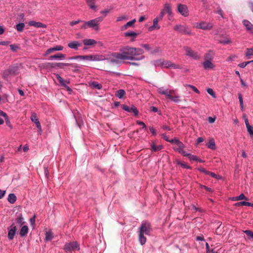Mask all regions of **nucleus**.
Wrapping results in <instances>:
<instances>
[{
	"instance_id": "nucleus-1",
	"label": "nucleus",
	"mask_w": 253,
	"mask_h": 253,
	"mask_svg": "<svg viewBox=\"0 0 253 253\" xmlns=\"http://www.w3.org/2000/svg\"><path fill=\"white\" fill-rule=\"evenodd\" d=\"M120 52L123 60H140L144 58L142 55L144 51L139 48L131 47L128 45L124 46L120 48Z\"/></svg>"
},
{
	"instance_id": "nucleus-2",
	"label": "nucleus",
	"mask_w": 253,
	"mask_h": 253,
	"mask_svg": "<svg viewBox=\"0 0 253 253\" xmlns=\"http://www.w3.org/2000/svg\"><path fill=\"white\" fill-rule=\"evenodd\" d=\"M151 227L150 223L143 222L139 228V241L141 245H143L146 242V235H150Z\"/></svg>"
},
{
	"instance_id": "nucleus-3",
	"label": "nucleus",
	"mask_w": 253,
	"mask_h": 253,
	"mask_svg": "<svg viewBox=\"0 0 253 253\" xmlns=\"http://www.w3.org/2000/svg\"><path fill=\"white\" fill-rule=\"evenodd\" d=\"M109 62L113 64H119L123 60L120 52H113L106 58Z\"/></svg>"
},
{
	"instance_id": "nucleus-4",
	"label": "nucleus",
	"mask_w": 253,
	"mask_h": 253,
	"mask_svg": "<svg viewBox=\"0 0 253 253\" xmlns=\"http://www.w3.org/2000/svg\"><path fill=\"white\" fill-rule=\"evenodd\" d=\"M173 29L177 32L184 35H191L192 34L190 28L186 24H177L174 26Z\"/></svg>"
},
{
	"instance_id": "nucleus-5",
	"label": "nucleus",
	"mask_w": 253,
	"mask_h": 253,
	"mask_svg": "<svg viewBox=\"0 0 253 253\" xmlns=\"http://www.w3.org/2000/svg\"><path fill=\"white\" fill-rule=\"evenodd\" d=\"M184 49L185 51L186 55L194 60H198L201 57L200 54L198 52L192 50L190 47L184 46Z\"/></svg>"
},
{
	"instance_id": "nucleus-6",
	"label": "nucleus",
	"mask_w": 253,
	"mask_h": 253,
	"mask_svg": "<svg viewBox=\"0 0 253 253\" xmlns=\"http://www.w3.org/2000/svg\"><path fill=\"white\" fill-rule=\"evenodd\" d=\"M25 223V221L22 213H17L15 219L13 220L12 224L17 226L18 229L19 227L23 226Z\"/></svg>"
},
{
	"instance_id": "nucleus-7",
	"label": "nucleus",
	"mask_w": 253,
	"mask_h": 253,
	"mask_svg": "<svg viewBox=\"0 0 253 253\" xmlns=\"http://www.w3.org/2000/svg\"><path fill=\"white\" fill-rule=\"evenodd\" d=\"M103 20V17H99L87 21V24L88 26V28H91L94 29L95 30H98L99 28L98 26L100 23Z\"/></svg>"
},
{
	"instance_id": "nucleus-8",
	"label": "nucleus",
	"mask_w": 253,
	"mask_h": 253,
	"mask_svg": "<svg viewBox=\"0 0 253 253\" xmlns=\"http://www.w3.org/2000/svg\"><path fill=\"white\" fill-rule=\"evenodd\" d=\"M196 27L199 29L203 30H210L213 27V24L211 22H207L206 21H201L197 23Z\"/></svg>"
},
{
	"instance_id": "nucleus-9",
	"label": "nucleus",
	"mask_w": 253,
	"mask_h": 253,
	"mask_svg": "<svg viewBox=\"0 0 253 253\" xmlns=\"http://www.w3.org/2000/svg\"><path fill=\"white\" fill-rule=\"evenodd\" d=\"M83 60L87 61H99L103 60V56L97 54L83 55Z\"/></svg>"
},
{
	"instance_id": "nucleus-10",
	"label": "nucleus",
	"mask_w": 253,
	"mask_h": 253,
	"mask_svg": "<svg viewBox=\"0 0 253 253\" xmlns=\"http://www.w3.org/2000/svg\"><path fill=\"white\" fill-rule=\"evenodd\" d=\"M170 61L164 59H158L154 61V65L156 67H162L166 68H169Z\"/></svg>"
},
{
	"instance_id": "nucleus-11",
	"label": "nucleus",
	"mask_w": 253,
	"mask_h": 253,
	"mask_svg": "<svg viewBox=\"0 0 253 253\" xmlns=\"http://www.w3.org/2000/svg\"><path fill=\"white\" fill-rule=\"evenodd\" d=\"M177 11L184 17H187L189 15L188 7L185 4H178L177 5Z\"/></svg>"
},
{
	"instance_id": "nucleus-12",
	"label": "nucleus",
	"mask_w": 253,
	"mask_h": 253,
	"mask_svg": "<svg viewBox=\"0 0 253 253\" xmlns=\"http://www.w3.org/2000/svg\"><path fill=\"white\" fill-rule=\"evenodd\" d=\"M17 229V226H15L14 224H11L10 227L8 228L7 237L9 240H11L14 239Z\"/></svg>"
},
{
	"instance_id": "nucleus-13",
	"label": "nucleus",
	"mask_w": 253,
	"mask_h": 253,
	"mask_svg": "<svg viewBox=\"0 0 253 253\" xmlns=\"http://www.w3.org/2000/svg\"><path fill=\"white\" fill-rule=\"evenodd\" d=\"M77 249L79 250V246L76 242H70L65 244L64 249L66 252H71L74 249Z\"/></svg>"
},
{
	"instance_id": "nucleus-14",
	"label": "nucleus",
	"mask_w": 253,
	"mask_h": 253,
	"mask_svg": "<svg viewBox=\"0 0 253 253\" xmlns=\"http://www.w3.org/2000/svg\"><path fill=\"white\" fill-rule=\"evenodd\" d=\"M122 109L127 112L133 113L134 115L136 116H137L139 113L138 109L136 108V107H135L133 105H132L131 108H129L128 106L126 105H123L122 106Z\"/></svg>"
},
{
	"instance_id": "nucleus-15",
	"label": "nucleus",
	"mask_w": 253,
	"mask_h": 253,
	"mask_svg": "<svg viewBox=\"0 0 253 253\" xmlns=\"http://www.w3.org/2000/svg\"><path fill=\"white\" fill-rule=\"evenodd\" d=\"M43 67L45 68H52L55 67H59L60 69H63V63H45L43 65Z\"/></svg>"
},
{
	"instance_id": "nucleus-16",
	"label": "nucleus",
	"mask_w": 253,
	"mask_h": 253,
	"mask_svg": "<svg viewBox=\"0 0 253 253\" xmlns=\"http://www.w3.org/2000/svg\"><path fill=\"white\" fill-rule=\"evenodd\" d=\"M177 145L178 147L177 148L173 147V150L179 153L182 154L183 156H184L186 153L185 151H184V149L185 147V145L182 142L180 141L177 144Z\"/></svg>"
},
{
	"instance_id": "nucleus-17",
	"label": "nucleus",
	"mask_w": 253,
	"mask_h": 253,
	"mask_svg": "<svg viewBox=\"0 0 253 253\" xmlns=\"http://www.w3.org/2000/svg\"><path fill=\"white\" fill-rule=\"evenodd\" d=\"M157 91L159 93L162 95H165L167 98L169 97V95L172 92V90H169L168 88H166L164 87H158Z\"/></svg>"
},
{
	"instance_id": "nucleus-18",
	"label": "nucleus",
	"mask_w": 253,
	"mask_h": 253,
	"mask_svg": "<svg viewBox=\"0 0 253 253\" xmlns=\"http://www.w3.org/2000/svg\"><path fill=\"white\" fill-rule=\"evenodd\" d=\"M63 49V47L61 45H56L53 47L48 48L45 52L44 53L43 56H46L48 54L55 51H61Z\"/></svg>"
},
{
	"instance_id": "nucleus-19",
	"label": "nucleus",
	"mask_w": 253,
	"mask_h": 253,
	"mask_svg": "<svg viewBox=\"0 0 253 253\" xmlns=\"http://www.w3.org/2000/svg\"><path fill=\"white\" fill-rule=\"evenodd\" d=\"M159 18H155L153 19V25L148 28L149 31H152L160 29V26L158 24Z\"/></svg>"
},
{
	"instance_id": "nucleus-20",
	"label": "nucleus",
	"mask_w": 253,
	"mask_h": 253,
	"mask_svg": "<svg viewBox=\"0 0 253 253\" xmlns=\"http://www.w3.org/2000/svg\"><path fill=\"white\" fill-rule=\"evenodd\" d=\"M214 52L212 50H209L204 54L205 61H212L214 57Z\"/></svg>"
},
{
	"instance_id": "nucleus-21",
	"label": "nucleus",
	"mask_w": 253,
	"mask_h": 253,
	"mask_svg": "<svg viewBox=\"0 0 253 253\" xmlns=\"http://www.w3.org/2000/svg\"><path fill=\"white\" fill-rule=\"evenodd\" d=\"M243 24L249 33L253 34V25L249 21L244 20L243 21Z\"/></svg>"
},
{
	"instance_id": "nucleus-22",
	"label": "nucleus",
	"mask_w": 253,
	"mask_h": 253,
	"mask_svg": "<svg viewBox=\"0 0 253 253\" xmlns=\"http://www.w3.org/2000/svg\"><path fill=\"white\" fill-rule=\"evenodd\" d=\"M28 24L30 26H34L36 28H45L47 27L46 25L42 23L39 22H36L35 21H30L28 23Z\"/></svg>"
},
{
	"instance_id": "nucleus-23",
	"label": "nucleus",
	"mask_w": 253,
	"mask_h": 253,
	"mask_svg": "<svg viewBox=\"0 0 253 253\" xmlns=\"http://www.w3.org/2000/svg\"><path fill=\"white\" fill-rule=\"evenodd\" d=\"M202 64L205 70L212 69L215 67V65L212 63V61H205Z\"/></svg>"
},
{
	"instance_id": "nucleus-24",
	"label": "nucleus",
	"mask_w": 253,
	"mask_h": 253,
	"mask_svg": "<svg viewBox=\"0 0 253 253\" xmlns=\"http://www.w3.org/2000/svg\"><path fill=\"white\" fill-rule=\"evenodd\" d=\"M21 228L20 230L19 234L21 237H25L28 233L29 228L28 226L23 225L21 226Z\"/></svg>"
},
{
	"instance_id": "nucleus-25",
	"label": "nucleus",
	"mask_w": 253,
	"mask_h": 253,
	"mask_svg": "<svg viewBox=\"0 0 253 253\" xmlns=\"http://www.w3.org/2000/svg\"><path fill=\"white\" fill-rule=\"evenodd\" d=\"M68 46L70 48L77 50L81 46V43L78 41H74L68 43Z\"/></svg>"
},
{
	"instance_id": "nucleus-26",
	"label": "nucleus",
	"mask_w": 253,
	"mask_h": 253,
	"mask_svg": "<svg viewBox=\"0 0 253 253\" xmlns=\"http://www.w3.org/2000/svg\"><path fill=\"white\" fill-rule=\"evenodd\" d=\"M162 11H164L165 14H168V16H170V15L172 14L171 6L169 3H166L165 4L164 8Z\"/></svg>"
},
{
	"instance_id": "nucleus-27",
	"label": "nucleus",
	"mask_w": 253,
	"mask_h": 253,
	"mask_svg": "<svg viewBox=\"0 0 253 253\" xmlns=\"http://www.w3.org/2000/svg\"><path fill=\"white\" fill-rule=\"evenodd\" d=\"M152 151L153 152H158L163 149L164 146L162 145H156L154 142L151 144Z\"/></svg>"
},
{
	"instance_id": "nucleus-28",
	"label": "nucleus",
	"mask_w": 253,
	"mask_h": 253,
	"mask_svg": "<svg viewBox=\"0 0 253 253\" xmlns=\"http://www.w3.org/2000/svg\"><path fill=\"white\" fill-rule=\"evenodd\" d=\"M58 81L59 82L60 84L64 87H66V84L69 83L68 82L64 80L59 74H57L55 75Z\"/></svg>"
},
{
	"instance_id": "nucleus-29",
	"label": "nucleus",
	"mask_w": 253,
	"mask_h": 253,
	"mask_svg": "<svg viewBox=\"0 0 253 253\" xmlns=\"http://www.w3.org/2000/svg\"><path fill=\"white\" fill-rule=\"evenodd\" d=\"M85 45H93L96 43V41L93 39H86L83 41Z\"/></svg>"
},
{
	"instance_id": "nucleus-30",
	"label": "nucleus",
	"mask_w": 253,
	"mask_h": 253,
	"mask_svg": "<svg viewBox=\"0 0 253 253\" xmlns=\"http://www.w3.org/2000/svg\"><path fill=\"white\" fill-rule=\"evenodd\" d=\"M17 200V197L14 193H10L8 195L7 201L10 204H14Z\"/></svg>"
},
{
	"instance_id": "nucleus-31",
	"label": "nucleus",
	"mask_w": 253,
	"mask_h": 253,
	"mask_svg": "<svg viewBox=\"0 0 253 253\" xmlns=\"http://www.w3.org/2000/svg\"><path fill=\"white\" fill-rule=\"evenodd\" d=\"M65 57V54H63L62 53H59L57 55H54L50 56L49 57V59L50 60H55V59L62 60L63 58H64Z\"/></svg>"
},
{
	"instance_id": "nucleus-32",
	"label": "nucleus",
	"mask_w": 253,
	"mask_h": 253,
	"mask_svg": "<svg viewBox=\"0 0 253 253\" xmlns=\"http://www.w3.org/2000/svg\"><path fill=\"white\" fill-rule=\"evenodd\" d=\"M245 56L247 59H251L252 56H253V48H247L245 52Z\"/></svg>"
},
{
	"instance_id": "nucleus-33",
	"label": "nucleus",
	"mask_w": 253,
	"mask_h": 253,
	"mask_svg": "<svg viewBox=\"0 0 253 253\" xmlns=\"http://www.w3.org/2000/svg\"><path fill=\"white\" fill-rule=\"evenodd\" d=\"M87 4L91 9L95 10L96 6L95 5V0H86Z\"/></svg>"
},
{
	"instance_id": "nucleus-34",
	"label": "nucleus",
	"mask_w": 253,
	"mask_h": 253,
	"mask_svg": "<svg viewBox=\"0 0 253 253\" xmlns=\"http://www.w3.org/2000/svg\"><path fill=\"white\" fill-rule=\"evenodd\" d=\"M207 147L211 150H215L216 148L215 144L213 139H211L207 143Z\"/></svg>"
},
{
	"instance_id": "nucleus-35",
	"label": "nucleus",
	"mask_w": 253,
	"mask_h": 253,
	"mask_svg": "<svg viewBox=\"0 0 253 253\" xmlns=\"http://www.w3.org/2000/svg\"><path fill=\"white\" fill-rule=\"evenodd\" d=\"M138 34L134 31H129L124 33V36L126 37H131L135 38Z\"/></svg>"
},
{
	"instance_id": "nucleus-36",
	"label": "nucleus",
	"mask_w": 253,
	"mask_h": 253,
	"mask_svg": "<svg viewBox=\"0 0 253 253\" xmlns=\"http://www.w3.org/2000/svg\"><path fill=\"white\" fill-rule=\"evenodd\" d=\"M168 98L175 103H179L180 101V100L179 99L180 96L178 95H175L174 96H172L170 94L169 97Z\"/></svg>"
},
{
	"instance_id": "nucleus-37",
	"label": "nucleus",
	"mask_w": 253,
	"mask_h": 253,
	"mask_svg": "<svg viewBox=\"0 0 253 253\" xmlns=\"http://www.w3.org/2000/svg\"><path fill=\"white\" fill-rule=\"evenodd\" d=\"M53 238V235L52 232L51 231H47L45 233V240L47 241H51Z\"/></svg>"
},
{
	"instance_id": "nucleus-38",
	"label": "nucleus",
	"mask_w": 253,
	"mask_h": 253,
	"mask_svg": "<svg viewBox=\"0 0 253 253\" xmlns=\"http://www.w3.org/2000/svg\"><path fill=\"white\" fill-rule=\"evenodd\" d=\"M184 156L187 157L190 161H196L198 160V157L196 155H192L190 153H186Z\"/></svg>"
},
{
	"instance_id": "nucleus-39",
	"label": "nucleus",
	"mask_w": 253,
	"mask_h": 253,
	"mask_svg": "<svg viewBox=\"0 0 253 253\" xmlns=\"http://www.w3.org/2000/svg\"><path fill=\"white\" fill-rule=\"evenodd\" d=\"M235 205L237 206H252L253 204L250 202H246V201H241V202L237 203L235 204Z\"/></svg>"
},
{
	"instance_id": "nucleus-40",
	"label": "nucleus",
	"mask_w": 253,
	"mask_h": 253,
	"mask_svg": "<svg viewBox=\"0 0 253 253\" xmlns=\"http://www.w3.org/2000/svg\"><path fill=\"white\" fill-rule=\"evenodd\" d=\"M25 27V24L24 23H20L16 25V29L18 32H22Z\"/></svg>"
},
{
	"instance_id": "nucleus-41",
	"label": "nucleus",
	"mask_w": 253,
	"mask_h": 253,
	"mask_svg": "<svg viewBox=\"0 0 253 253\" xmlns=\"http://www.w3.org/2000/svg\"><path fill=\"white\" fill-rule=\"evenodd\" d=\"M136 20L135 19L127 22L123 27L122 29H126L128 27L132 26L133 24L135 22Z\"/></svg>"
},
{
	"instance_id": "nucleus-42",
	"label": "nucleus",
	"mask_w": 253,
	"mask_h": 253,
	"mask_svg": "<svg viewBox=\"0 0 253 253\" xmlns=\"http://www.w3.org/2000/svg\"><path fill=\"white\" fill-rule=\"evenodd\" d=\"M91 85L93 87H94L95 88H96V89H100L102 87V84H100L96 82H92L91 83Z\"/></svg>"
},
{
	"instance_id": "nucleus-43",
	"label": "nucleus",
	"mask_w": 253,
	"mask_h": 253,
	"mask_svg": "<svg viewBox=\"0 0 253 253\" xmlns=\"http://www.w3.org/2000/svg\"><path fill=\"white\" fill-rule=\"evenodd\" d=\"M126 94V92L124 89H119L117 91V96L120 98H122Z\"/></svg>"
},
{
	"instance_id": "nucleus-44",
	"label": "nucleus",
	"mask_w": 253,
	"mask_h": 253,
	"mask_svg": "<svg viewBox=\"0 0 253 253\" xmlns=\"http://www.w3.org/2000/svg\"><path fill=\"white\" fill-rule=\"evenodd\" d=\"M177 164L178 165H180L183 168L191 169H192L191 167L188 166L186 163L184 162H181L180 161H178Z\"/></svg>"
},
{
	"instance_id": "nucleus-45",
	"label": "nucleus",
	"mask_w": 253,
	"mask_h": 253,
	"mask_svg": "<svg viewBox=\"0 0 253 253\" xmlns=\"http://www.w3.org/2000/svg\"><path fill=\"white\" fill-rule=\"evenodd\" d=\"M71 67L73 68L74 71H78L81 68V67L77 63H71Z\"/></svg>"
},
{
	"instance_id": "nucleus-46",
	"label": "nucleus",
	"mask_w": 253,
	"mask_h": 253,
	"mask_svg": "<svg viewBox=\"0 0 253 253\" xmlns=\"http://www.w3.org/2000/svg\"><path fill=\"white\" fill-rule=\"evenodd\" d=\"M247 129L248 133L250 134L251 137L253 138V126L250 125L247 126Z\"/></svg>"
},
{
	"instance_id": "nucleus-47",
	"label": "nucleus",
	"mask_w": 253,
	"mask_h": 253,
	"mask_svg": "<svg viewBox=\"0 0 253 253\" xmlns=\"http://www.w3.org/2000/svg\"><path fill=\"white\" fill-rule=\"evenodd\" d=\"M31 120L34 123L39 121V119L37 117V114L35 113H33L31 114Z\"/></svg>"
},
{
	"instance_id": "nucleus-48",
	"label": "nucleus",
	"mask_w": 253,
	"mask_h": 253,
	"mask_svg": "<svg viewBox=\"0 0 253 253\" xmlns=\"http://www.w3.org/2000/svg\"><path fill=\"white\" fill-rule=\"evenodd\" d=\"M219 42L223 44H227L231 42V41L228 38H225L224 40L219 41Z\"/></svg>"
},
{
	"instance_id": "nucleus-49",
	"label": "nucleus",
	"mask_w": 253,
	"mask_h": 253,
	"mask_svg": "<svg viewBox=\"0 0 253 253\" xmlns=\"http://www.w3.org/2000/svg\"><path fill=\"white\" fill-rule=\"evenodd\" d=\"M169 68H172L173 69H182V67H181V66L178 65V64H175L173 63H172V62H171L170 61V63H169Z\"/></svg>"
},
{
	"instance_id": "nucleus-50",
	"label": "nucleus",
	"mask_w": 253,
	"mask_h": 253,
	"mask_svg": "<svg viewBox=\"0 0 253 253\" xmlns=\"http://www.w3.org/2000/svg\"><path fill=\"white\" fill-rule=\"evenodd\" d=\"M207 91L208 93L210 94L213 98H215L216 97L215 94L212 88H208L207 89Z\"/></svg>"
},
{
	"instance_id": "nucleus-51",
	"label": "nucleus",
	"mask_w": 253,
	"mask_h": 253,
	"mask_svg": "<svg viewBox=\"0 0 253 253\" xmlns=\"http://www.w3.org/2000/svg\"><path fill=\"white\" fill-rule=\"evenodd\" d=\"M150 110L152 112H157L159 115H162L161 111L159 110L158 109L157 107H155V106H151L150 108Z\"/></svg>"
},
{
	"instance_id": "nucleus-52",
	"label": "nucleus",
	"mask_w": 253,
	"mask_h": 253,
	"mask_svg": "<svg viewBox=\"0 0 253 253\" xmlns=\"http://www.w3.org/2000/svg\"><path fill=\"white\" fill-rule=\"evenodd\" d=\"M127 19V17L126 15H121L117 17L116 19L117 22H120L122 21H126Z\"/></svg>"
},
{
	"instance_id": "nucleus-53",
	"label": "nucleus",
	"mask_w": 253,
	"mask_h": 253,
	"mask_svg": "<svg viewBox=\"0 0 253 253\" xmlns=\"http://www.w3.org/2000/svg\"><path fill=\"white\" fill-rule=\"evenodd\" d=\"M206 175H209L211 176L212 177L215 178L217 179L220 178V176L219 175H216L214 172H211L209 171H208V173H207Z\"/></svg>"
},
{
	"instance_id": "nucleus-54",
	"label": "nucleus",
	"mask_w": 253,
	"mask_h": 253,
	"mask_svg": "<svg viewBox=\"0 0 253 253\" xmlns=\"http://www.w3.org/2000/svg\"><path fill=\"white\" fill-rule=\"evenodd\" d=\"M10 48L13 52H16V51L19 49V46L15 44H10Z\"/></svg>"
},
{
	"instance_id": "nucleus-55",
	"label": "nucleus",
	"mask_w": 253,
	"mask_h": 253,
	"mask_svg": "<svg viewBox=\"0 0 253 253\" xmlns=\"http://www.w3.org/2000/svg\"><path fill=\"white\" fill-rule=\"evenodd\" d=\"M5 123L7 126H8L11 129L12 128V126L11 124L10 120L8 116L4 118Z\"/></svg>"
},
{
	"instance_id": "nucleus-56",
	"label": "nucleus",
	"mask_w": 253,
	"mask_h": 253,
	"mask_svg": "<svg viewBox=\"0 0 253 253\" xmlns=\"http://www.w3.org/2000/svg\"><path fill=\"white\" fill-rule=\"evenodd\" d=\"M237 56L235 55H231L227 57L226 61L228 62H231L234 61Z\"/></svg>"
},
{
	"instance_id": "nucleus-57",
	"label": "nucleus",
	"mask_w": 253,
	"mask_h": 253,
	"mask_svg": "<svg viewBox=\"0 0 253 253\" xmlns=\"http://www.w3.org/2000/svg\"><path fill=\"white\" fill-rule=\"evenodd\" d=\"M244 232L251 238H253V232L249 230L244 231Z\"/></svg>"
},
{
	"instance_id": "nucleus-58",
	"label": "nucleus",
	"mask_w": 253,
	"mask_h": 253,
	"mask_svg": "<svg viewBox=\"0 0 253 253\" xmlns=\"http://www.w3.org/2000/svg\"><path fill=\"white\" fill-rule=\"evenodd\" d=\"M77 59H83V55H77L75 56L70 57L69 58V60H77Z\"/></svg>"
},
{
	"instance_id": "nucleus-59",
	"label": "nucleus",
	"mask_w": 253,
	"mask_h": 253,
	"mask_svg": "<svg viewBox=\"0 0 253 253\" xmlns=\"http://www.w3.org/2000/svg\"><path fill=\"white\" fill-rule=\"evenodd\" d=\"M81 22L83 23V24L81 26V29H86L88 28V26L87 24V21H81Z\"/></svg>"
},
{
	"instance_id": "nucleus-60",
	"label": "nucleus",
	"mask_w": 253,
	"mask_h": 253,
	"mask_svg": "<svg viewBox=\"0 0 253 253\" xmlns=\"http://www.w3.org/2000/svg\"><path fill=\"white\" fill-rule=\"evenodd\" d=\"M200 186L201 188L205 189L207 191H209L210 192H213V190L210 187H207V186H206L205 185H200Z\"/></svg>"
},
{
	"instance_id": "nucleus-61",
	"label": "nucleus",
	"mask_w": 253,
	"mask_h": 253,
	"mask_svg": "<svg viewBox=\"0 0 253 253\" xmlns=\"http://www.w3.org/2000/svg\"><path fill=\"white\" fill-rule=\"evenodd\" d=\"M188 86L190 87L195 92L198 94L200 93L199 90L195 86L191 84H189Z\"/></svg>"
},
{
	"instance_id": "nucleus-62",
	"label": "nucleus",
	"mask_w": 253,
	"mask_h": 253,
	"mask_svg": "<svg viewBox=\"0 0 253 253\" xmlns=\"http://www.w3.org/2000/svg\"><path fill=\"white\" fill-rule=\"evenodd\" d=\"M35 124H36L37 127L38 128L39 131L41 132L42 131V126H41V124H40V122H39V121H38V122H35Z\"/></svg>"
},
{
	"instance_id": "nucleus-63",
	"label": "nucleus",
	"mask_w": 253,
	"mask_h": 253,
	"mask_svg": "<svg viewBox=\"0 0 253 253\" xmlns=\"http://www.w3.org/2000/svg\"><path fill=\"white\" fill-rule=\"evenodd\" d=\"M249 64V61L247 62H244L242 63H240L238 66L240 68H244L247 65Z\"/></svg>"
},
{
	"instance_id": "nucleus-64",
	"label": "nucleus",
	"mask_w": 253,
	"mask_h": 253,
	"mask_svg": "<svg viewBox=\"0 0 253 253\" xmlns=\"http://www.w3.org/2000/svg\"><path fill=\"white\" fill-rule=\"evenodd\" d=\"M180 141L179 140H178V139L177 138H174V139H169V142L171 143H174L175 144H177Z\"/></svg>"
}]
</instances>
